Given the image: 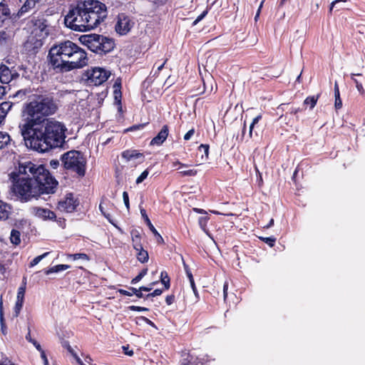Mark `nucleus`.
I'll use <instances>...</instances> for the list:
<instances>
[{
    "label": "nucleus",
    "mask_w": 365,
    "mask_h": 365,
    "mask_svg": "<svg viewBox=\"0 0 365 365\" xmlns=\"http://www.w3.org/2000/svg\"><path fill=\"white\" fill-rule=\"evenodd\" d=\"M58 110V100L53 93L38 91L29 96L21 108L19 125L27 147L38 153L63 147L66 125L55 118H48Z\"/></svg>",
    "instance_id": "obj_1"
},
{
    "label": "nucleus",
    "mask_w": 365,
    "mask_h": 365,
    "mask_svg": "<svg viewBox=\"0 0 365 365\" xmlns=\"http://www.w3.org/2000/svg\"><path fill=\"white\" fill-rule=\"evenodd\" d=\"M11 192L21 202L56 192L58 182L44 165L31 161L19 163L17 171L10 174Z\"/></svg>",
    "instance_id": "obj_2"
},
{
    "label": "nucleus",
    "mask_w": 365,
    "mask_h": 365,
    "mask_svg": "<svg viewBox=\"0 0 365 365\" xmlns=\"http://www.w3.org/2000/svg\"><path fill=\"white\" fill-rule=\"evenodd\" d=\"M48 60L53 70L59 73L81 68L88 63L86 52L69 40L53 45L49 49Z\"/></svg>",
    "instance_id": "obj_3"
},
{
    "label": "nucleus",
    "mask_w": 365,
    "mask_h": 365,
    "mask_svg": "<svg viewBox=\"0 0 365 365\" xmlns=\"http://www.w3.org/2000/svg\"><path fill=\"white\" fill-rule=\"evenodd\" d=\"M63 168L74 177L83 178L86 173L87 160L85 155L79 150H71L61 157Z\"/></svg>",
    "instance_id": "obj_4"
},
{
    "label": "nucleus",
    "mask_w": 365,
    "mask_h": 365,
    "mask_svg": "<svg viewBox=\"0 0 365 365\" xmlns=\"http://www.w3.org/2000/svg\"><path fill=\"white\" fill-rule=\"evenodd\" d=\"M84 14L87 17L89 30L96 28L107 17L105 4L97 0H81Z\"/></svg>",
    "instance_id": "obj_5"
},
{
    "label": "nucleus",
    "mask_w": 365,
    "mask_h": 365,
    "mask_svg": "<svg viewBox=\"0 0 365 365\" xmlns=\"http://www.w3.org/2000/svg\"><path fill=\"white\" fill-rule=\"evenodd\" d=\"M80 40L89 50L99 55L107 54L115 47V42L113 38L101 34L83 35Z\"/></svg>",
    "instance_id": "obj_6"
},
{
    "label": "nucleus",
    "mask_w": 365,
    "mask_h": 365,
    "mask_svg": "<svg viewBox=\"0 0 365 365\" xmlns=\"http://www.w3.org/2000/svg\"><path fill=\"white\" fill-rule=\"evenodd\" d=\"M82 9L81 0L77 1L76 6L71 7L64 17V24L66 27L76 31H89L87 17L83 15L84 11Z\"/></svg>",
    "instance_id": "obj_7"
},
{
    "label": "nucleus",
    "mask_w": 365,
    "mask_h": 365,
    "mask_svg": "<svg viewBox=\"0 0 365 365\" xmlns=\"http://www.w3.org/2000/svg\"><path fill=\"white\" fill-rule=\"evenodd\" d=\"M22 0H2L0 2V27L5 21L12 16L21 17L26 14H21Z\"/></svg>",
    "instance_id": "obj_8"
},
{
    "label": "nucleus",
    "mask_w": 365,
    "mask_h": 365,
    "mask_svg": "<svg viewBox=\"0 0 365 365\" xmlns=\"http://www.w3.org/2000/svg\"><path fill=\"white\" fill-rule=\"evenodd\" d=\"M110 76V71L102 68L96 67L91 70H87L83 74V78L87 81L88 85L97 86L106 82Z\"/></svg>",
    "instance_id": "obj_9"
},
{
    "label": "nucleus",
    "mask_w": 365,
    "mask_h": 365,
    "mask_svg": "<svg viewBox=\"0 0 365 365\" xmlns=\"http://www.w3.org/2000/svg\"><path fill=\"white\" fill-rule=\"evenodd\" d=\"M134 23L131 19L125 14H119L118 15V21L115 26V31L120 35L127 34L132 27Z\"/></svg>",
    "instance_id": "obj_10"
},
{
    "label": "nucleus",
    "mask_w": 365,
    "mask_h": 365,
    "mask_svg": "<svg viewBox=\"0 0 365 365\" xmlns=\"http://www.w3.org/2000/svg\"><path fill=\"white\" fill-rule=\"evenodd\" d=\"M78 205V201L74 198L72 192L67 193L63 200L58 201L57 208L60 211L73 212Z\"/></svg>",
    "instance_id": "obj_11"
},
{
    "label": "nucleus",
    "mask_w": 365,
    "mask_h": 365,
    "mask_svg": "<svg viewBox=\"0 0 365 365\" xmlns=\"http://www.w3.org/2000/svg\"><path fill=\"white\" fill-rule=\"evenodd\" d=\"M19 74L16 71L12 73L11 69L3 63H0V83L3 84L9 83Z\"/></svg>",
    "instance_id": "obj_12"
},
{
    "label": "nucleus",
    "mask_w": 365,
    "mask_h": 365,
    "mask_svg": "<svg viewBox=\"0 0 365 365\" xmlns=\"http://www.w3.org/2000/svg\"><path fill=\"white\" fill-rule=\"evenodd\" d=\"M181 359L180 365H202V362L199 358L190 354L187 349H184L180 354Z\"/></svg>",
    "instance_id": "obj_13"
},
{
    "label": "nucleus",
    "mask_w": 365,
    "mask_h": 365,
    "mask_svg": "<svg viewBox=\"0 0 365 365\" xmlns=\"http://www.w3.org/2000/svg\"><path fill=\"white\" fill-rule=\"evenodd\" d=\"M32 212L36 217L44 221L53 220L56 219V213L47 208L34 207L32 208Z\"/></svg>",
    "instance_id": "obj_14"
},
{
    "label": "nucleus",
    "mask_w": 365,
    "mask_h": 365,
    "mask_svg": "<svg viewBox=\"0 0 365 365\" xmlns=\"http://www.w3.org/2000/svg\"><path fill=\"white\" fill-rule=\"evenodd\" d=\"M170 132V128L168 125H163L158 133L150 140V146H160L167 140Z\"/></svg>",
    "instance_id": "obj_15"
},
{
    "label": "nucleus",
    "mask_w": 365,
    "mask_h": 365,
    "mask_svg": "<svg viewBox=\"0 0 365 365\" xmlns=\"http://www.w3.org/2000/svg\"><path fill=\"white\" fill-rule=\"evenodd\" d=\"M36 12L33 13L31 21L34 26L38 28L41 32H44L46 34H48L49 24L47 19H44L43 16H36Z\"/></svg>",
    "instance_id": "obj_16"
},
{
    "label": "nucleus",
    "mask_w": 365,
    "mask_h": 365,
    "mask_svg": "<svg viewBox=\"0 0 365 365\" xmlns=\"http://www.w3.org/2000/svg\"><path fill=\"white\" fill-rule=\"evenodd\" d=\"M140 214L142 217L144 219L145 222L150 230V231L154 234L155 237H156L157 242L158 244H164V240L163 237L159 234V232L157 231V230L155 228L153 225L152 224L151 221L150 220L147 213L146 210L144 208H140Z\"/></svg>",
    "instance_id": "obj_17"
},
{
    "label": "nucleus",
    "mask_w": 365,
    "mask_h": 365,
    "mask_svg": "<svg viewBox=\"0 0 365 365\" xmlns=\"http://www.w3.org/2000/svg\"><path fill=\"white\" fill-rule=\"evenodd\" d=\"M113 96L115 102L118 105H121V98H122V92H121V88H122V80L119 77L118 78L113 86Z\"/></svg>",
    "instance_id": "obj_18"
},
{
    "label": "nucleus",
    "mask_w": 365,
    "mask_h": 365,
    "mask_svg": "<svg viewBox=\"0 0 365 365\" xmlns=\"http://www.w3.org/2000/svg\"><path fill=\"white\" fill-rule=\"evenodd\" d=\"M11 206L0 200V220H6L11 213Z\"/></svg>",
    "instance_id": "obj_19"
},
{
    "label": "nucleus",
    "mask_w": 365,
    "mask_h": 365,
    "mask_svg": "<svg viewBox=\"0 0 365 365\" xmlns=\"http://www.w3.org/2000/svg\"><path fill=\"white\" fill-rule=\"evenodd\" d=\"M132 244L134 250H139L143 247V245L141 243V235L138 230H132L130 232Z\"/></svg>",
    "instance_id": "obj_20"
},
{
    "label": "nucleus",
    "mask_w": 365,
    "mask_h": 365,
    "mask_svg": "<svg viewBox=\"0 0 365 365\" xmlns=\"http://www.w3.org/2000/svg\"><path fill=\"white\" fill-rule=\"evenodd\" d=\"M121 156L127 161L144 157L143 154L137 150H125L121 153Z\"/></svg>",
    "instance_id": "obj_21"
},
{
    "label": "nucleus",
    "mask_w": 365,
    "mask_h": 365,
    "mask_svg": "<svg viewBox=\"0 0 365 365\" xmlns=\"http://www.w3.org/2000/svg\"><path fill=\"white\" fill-rule=\"evenodd\" d=\"M278 109H281L282 111L287 110V113L294 115H297L299 112L303 110L300 107H294L289 103L280 104L278 106Z\"/></svg>",
    "instance_id": "obj_22"
},
{
    "label": "nucleus",
    "mask_w": 365,
    "mask_h": 365,
    "mask_svg": "<svg viewBox=\"0 0 365 365\" xmlns=\"http://www.w3.org/2000/svg\"><path fill=\"white\" fill-rule=\"evenodd\" d=\"M11 140V136L8 133L0 131V153H4V150L10 144Z\"/></svg>",
    "instance_id": "obj_23"
},
{
    "label": "nucleus",
    "mask_w": 365,
    "mask_h": 365,
    "mask_svg": "<svg viewBox=\"0 0 365 365\" xmlns=\"http://www.w3.org/2000/svg\"><path fill=\"white\" fill-rule=\"evenodd\" d=\"M40 0H26L21 6V14H26L34 9Z\"/></svg>",
    "instance_id": "obj_24"
},
{
    "label": "nucleus",
    "mask_w": 365,
    "mask_h": 365,
    "mask_svg": "<svg viewBox=\"0 0 365 365\" xmlns=\"http://www.w3.org/2000/svg\"><path fill=\"white\" fill-rule=\"evenodd\" d=\"M14 103L9 101H4L0 103V118L4 119L8 112L11 109Z\"/></svg>",
    "instance_id": "obj_25"
},
{
    "label": "nucleus",
    "mask_w": 365,
    "mask_h": 365,
    "mask_svg": "<svg viewBox=\"0 0 365 365\" xmlns=\"http://www.w3.org/2000/svg\"><path fill=\"white\" fill-rule=\"evenodd\" d=\"M70 267H71V266L68 264H57L53 267H49L48 269H45L43 270V272L45 274L48 275L52 273H56V272L66 270Z\"/></svg>",
    "instance_id": "obj_26"
},
{
    "label": "nucleus",
    "mask_w": 365,
    "mask_h": 365,
    "mask_svg": "<svg viewBox=\"0 0 365 365\" xmlns=\"http://www.w3.org/2000/svg\"><path fill=\"white\" fill-rule=\"evenodd\" d=\"M9 239L12 245L15 246L19 245L21 243V232L16 229H12Z\"/></svg>",
    "instance_id": "obj_27"
},
{
    "label": "nucleus",
    "mask_w": 365,
    "mask_h": 365,
    "mask_svg": "<svg viewBox=\"0 0 365 365\" xmlns=\"http://www.w3.org/2000/svg\"><path fill=\"white\" fill-rule=\"evenodd\" d=\"M334 97H335L334 106L336 110H339L342 107V101L340 98L339 88V84H338L337 81H335V83H334Z\"/></svg>",
    "instance_id": "obj_28"
},
{
    "label": "nucleus",
    "mask_w": 365,
    "mask_h": 365,
    "mask_svg": "<svg viewBox=\"0 0 365 365\" xmlns=\"http://www.w3.org/2000/svg\"><path fill=\"white\" fill-rule=\"evenodd\" d=\"M151 289V287H148L145 286H142L139 289H136L133 287H128V290L131 291L133 293V294H135L138 298L144 297V295L142 293V292H150Z\"/></svg>",
    "instance_id": "obj_29"
},
{
    "label": "nucleus",
    "mask_w": 365,
    "mask_h": 365,
    "mask_svg": "<svg viewBox=\"0 0 365 365\" xmlns=\"http://www.w3.org/2000/svg\"><path fill=\"white\" fill-rule=\"evenodd\" d=\"M135 250L136 251V256L138 261H140L141 263H145L148 261L149 256L148 251L145 250L143 247Z\"/></svg>",
    "instance_id": "obj_30"
},
{
    "label": "nucleus",
    "mask_w": 365,
    "mask_h": 365,
    "mask_svg": "<svg viewBox=\"0 0 365 365\" xmlns=\"http://www.w3.org/2000/svg\"><path fill=\"white\" fill-rule=\"evenodd\" d=\"M319 96L320 95L317 94V96H309L307 97L304 101V105L309 106L310 109H313L316 106Z\"/></svg>",
    "instance_id": "obj_31"
},
{
    "label": "nucleus",
    "mask_w": 365,
    "mask_h": 365,
    "mask_svg": "<svg viewBox=\"0 0 365 365\" xmlns=\"http://www.w3.org/2000/svg\"><path fill=\"white\" fill-rule=\"evenodd\" d=\"M356 76H363L362 73H351V78L353 81V82L355 83L357 91L361 94L365 93V90L363 87V85L361 82H359L355 77Z\"/></svg>",
    "instance_id": "obj_32"
},
{
    "label": "nucleus",
    "mask_w": 365,
    "mask_h": 365,
    "mask_svg": "<svg viewBox=\"0 0 365 365\" xmlns=\"http://www.w3.org/2000/svg\"><path fill=\"white\" fill-rule=\"evenodd\" d=\"M41 90H39V91H41ZM37 91H38V89L37 90ZM36 92V91L34 92V93ZM29 93H31V91L30 89H27V88H25V89H21V90H19L17 91L15 94H14L13 96V98H17L19 99H20L21 101L24 100L27 96L28 97L29 96V95H28ZM34 94V93H31V95Z\"/></svg>",
    "instance_id": "obj_33"
},
{
    "label": "nucleus",
    "mask_w": 365,
    "mask_h": 365,
    "mask_svg": "<svg viewBox=\"0 0 365 365\" xmlns=\"http://www.w3.org/2000/svg\"><path fill=\"white\" fill-rule=\"evenodd\" d=\"M160 281L161 283L164 285V289L165 290L169 289L170 287V279L168 276V274L166 271H162L160 273Z\"/></svg>",
    "instance_id": "obj_34"
},
{
    "label": "nucleus",
    "mask_w": 365,
    "mask_h": 365,
    "mask_svg": "<svg viewBox=\"0 0 365 365\" xmlns=\"http://www.w3.org/2000/svg\"><path fill=\"white\" fill-rule=\"evenodd\" d=\"M26 279L24 278V280H23L22 284L18 289L16 300L22 301V302L24 301V295H25V292H26Z\"/></svg>",
    "instance_id": "obj_35"
},
{
    "label": "nucleus",
    "mask_w": 365,
    "mask_h": 365,
    "mask_svg": "<svg viewBox=\"0 0 365 365\" xmlns=\"http://www.w3.org/2000/svg\"><path fill=\"white\" fill-rule=\"evenodd\" d=\"M67 256L68 258L73 260L82 259L85 261H89L91 259L90 257L86 253L68 254Z\"/></svg>",
    "instance_id": "obj_36"
},
{
    "label": "nucleus",
    "mask_w": 365,
    "mask_h": 365,
    "mask_svg": "<svg viewBox=\"0 0 365 365\" xmlns=\"http://www.w3.org/2000/svg\"><path fill=\"white\" fill-rule=\"evenodd\" d=\"M0 324L1 331L4 334H6L7 327L6 326V323L4 318V312H3V303L2 301L0 302Z\"/></svg>",
    "instance_id": "obj_37"
},
{
    "label": "nucleus",
    "mask_w": 365,
    "mask_h": 365,
    "mask_svg": "<svg viewBox=\"0 0 365 365\" xmlns=\"http://www.w3.org/2000/svg\"><path fill=\"white\" fill-rule=\"evenodd\" d=\"M147 273H148V269L147 268L143 269L135 277L132 279L130 283L132 284H137L147 274Z\"/></svg>",
    "instance_id": "obj_38"
},
{
    "label": "nucleus",
    "mask_w": 365,
    "mask_h": 365,
    "mask_svg": "<svg viewBox=\"0 0 365 365\" xmlns=\"http://www.w3.org/2000/svg\"><path fill=\"white\" fill-rule=\"evenodd\" d=\"M262 114H259L255 118H254V119L252 120V122L250 125V130H249V137L250 138H252L254 128H255V125L262 119Z\"/></svg>",
    "instance_id": "obj_39"
},
{
    "label": "nucleus",
    "mask_w": 365,
    "mask_h": 365,
    "mask_svg": "<svg viewBox=\"0 0 365 365\" xmlns=\"http://www.w3.org/2000/svg\"><path fill=\"white\" fill-rule=\"evenodd\" d=\"M259 239L265 242L267 245H268L270 247H273L276 242V237L271 236V237H259Z\"/></svg>",
    "instance_id": "obj_40"
},
{
    "label": "nucleus",
    "mask_w": 365,
    "mask_h": 365,
    "mask_svg": "<svg viewBox=\"0 0 365 365\" xmlns=\"http://www.w3.org/2000/svg\"><path fill=\"white\" fill-rule=\"evenodd\" d=\"M9 38V36L6 31H0V48L5 46L7 44Z\"/></svg>",
    "instance_id": "obj_41"
},
{
    "label": "nucleus",
    "mask_w": 365,
    "mask_h": 365,
    "mask_svg": "<svg viewBox=\"0 0 365 365\" xmlns=\"http://www.w3.org/2000/svg\"><path fill=\"white\" fill-rule=\"evenodd\" d=\"M197 150L200 152H204L205 160H207L209 158L210 145L208 144H201L200 145L198 146Z\"/></svg>",
    "instance_id": "obj_42"
},
{
    "label": "nucleus",
    "mask_w": 365,
    "mask_h": 365,
    "mask_svg": "<svg viewBox=\"0 0 365 365\" xmlns=\"http://www.w3.org/2000/svg\"><path fill=\"white\" fill-rule=\"evenodd\" d=\"M49 254V252H45L41 255H38L37 257H36L34 259H32V261H31L30 262V267H34L35 265H36L41 259H43V258H45Z\"/></svg>",
    "instance_id": "obj_43"
},
{
    "label": "nucleus",
    "mask_w": 365,
    "mask_h": 365,
    "mask_svg": "<svg viewBox=\"0 0 365 365\" xmlns=\"http://www.w3.org/2000/svg\"><path fill=\"white\" fill-rule=\"evenodd\" d=\"M197 173V170L195 169H190L187 170H182L179 172L180 176H195Z\"/></svg>",
    "instance_id": "obj_44"
},
{
    "label": "nucleus",
    "mask_w": 365,
    "mask_h": 365,
    "mask_svg": "<svg viewBox=\"0 0 365 365\" xmlns=\"http://www.w3.org/2000/svg\"><path fill=\"white\" fill-rule=\"evenodd\" d=\"M149 174L148 169L145 170L136 179V184L141 183L145 179L147 178L148 175Z\"/></svg>",
    "instance_id": "obj_45"
},
{
    "label": "nucleus",
    "mask_w": 365,
    "mask_h": 365,
    "mask_svg": "<svg viewBox=\"0 0 365 365\" xmlns=\"http://www.w3.org/2000/svg\"><path fill=\"white\" fill-rule=\"evenodd\" d=\"M147 124H148V123H147L138 124V125H133L129 127L128 128H127L125 130V132L135 131V130H137L143 129Z\"/></svg>",
    "instance_id": "obj_46"
},
{
    "label": "nucleus",
    "mask_w": 365,
    "mask_h": 365,
    "mask_svg": "<svg viewBox=\"0 0 365 365\" xmlns=\"http://www.w3.org/2000/svg\"><path fill=\"white\" fill-rule=\"evenodd\" d=\"M23 304H24V302L18 301V300L16 301V304H15V307H14V312H15L16 317H17L19 315V314L20 313V311L22 309Z\"/></svg>",
    "instance_id": "obj_47"
},
{
    "label": "nucleus",
    "mask_w": 365,
    "mask_h": 365,
    "mask_svg": "<svg viewBox=\"0 0 365 365\" xmlns=\"http://www.w3.org/2000/svg\"><path fill=\"white\" fill-rule=\"evenodd\" d=\"M208 13V9L205 10L200 15H199L197 19L192 22V25H197L202 19H203Z\"/></svg>",
    "instance_id": "obj_48"
},
{
    "label": "nucleus",
    "mask_w": 365,
    "mask_h": 365,
    "mask_svg": "<svg viewBox=\"0 0 365 365\" xmlns=\"http://www.w3.org/2000/svg\"><path fill=\"white\" fill-rule=\"evenodd\" d=\"M123 199L124 204H125L128 211H129L130 210V202H129V196H128V192L124 191L123 192Z\"/></svg>",
    "instance_id": "obj_49"
},
{
    "label": "nucleus",
    "mask_w": 365,
    "mask_h": 365,
    "mask_svg": "<svg viewBox=\"0 0 365 365\" xmlns=\"http://www.w3.org/2000/svg\"><path fill=\"white\" fill-rule=\"evenodd\" d=\"M128 309L130 311H133V312H148L149 310L146 307H138V306H135V305H132V306L128 307Z\"/></svg>",
    "instance_id": "obj_50"
},
{
    "label": "nucleus",
    "mask_w": 365,
    "mask_h": 365,
    "mask_svg": "<svg viewBox=\"0 0 365 365\" xmlns=\"http://www.w3.org/2000/svg\"><path fill=\"white\" fill-rule=\"evenodd\" d=\"M209 220V217H200L199 218V225L203 229L205 230L206 226H207V222Z\"/></svg>",
    "instance_id": "obj_51"
},
{
    "label": "nucleus",
    "mask_w": 365,
    "mask_h": 365,
    "mask_svg": "<svg viewBox=\"0 0 365 365\" xmlns=\"http://www.w3.org/2000/svg\"><path fill=\"white\" fill-rule=\"evenodd\" d=\"M162 293H163V289H156L153 292L146 294L145 298L148 299L149 297H154L160 296Z\"/></svg>",
    "instance_id": "obj_52"
},
{
    "label": "nucleus",
    "mask_w": 365,
    "mask_h": 365,
    "mask_svg": "<svg viewBox=\"0 0 365 365\" xmlns=\"http://www.w3.org/2000/svg\"><path fill=\"white\" fill-rule=\"evenodd\" d=\"M53 221H56L60 227H61V228L66 227V223L65 218H63V217L57 218V217L56 216V219H54Z\"/></svg>",
    "instance_id": "obj_53"
},
{
    "label": "nucleus",
    "mask_w": 365,
    "mask_h": 365,
    "mask_svg": "<svg viewBox=\"0 0 365 365\" xmlns=\"http://www.w3.org/2000/svg\"><path fill=\"white\" fill-rule=\"evenodd\" d=\"M168 59L166 58L164 61L157 67V70L153 73V77L155 78L158 76L160 71L163 68L165 64L167 63Z\"/></svg>",
    "instance_id": "obj_54"
},
{
    "label": "nucleus",
    "mask_w": 365,
    "mask_h": 365,
    "mask_svg": "<svg viewBox=\"0 0 365 365\" xmlns=\"http://www.w3.org/2000/svg\"><path fill=\"white\" fill-rule=\"evenodd\" d=\"M195 130L194 128L189 130L185 135H184V140H189L192 135L195 134Z\"/></svg>",
    "instance_id": "obj_55"
},
{
    "label": "nucleus",
    "mask_w": 365,
    "mask_h": 365,
    "mask_svg": "<svg viewBox=\"0 0 365 365\" xmlns=\"http://www.w3.org/2000/svg\"><path fill=\"white\" fill-rule=\"evenodd\" d=\"M175 300V296L174 294L168 295L165 298V302L168 305H171Z\"/></svg>",
    "instance_id": "obj_56"
},
{
    "label": "nucleus",
    "mask_w": 365,
    "mask_h": 365,
    "mask_svg": "<svg viewBox=\"0 0 365 365\" xmlns=\"http://www.w3.org/2000/svg\"><path fill=\"white\" fill-rule=\"evenodd\" d=\"M123 352L125 355L129 356H132L134 354V351L133 350H129V346L127 345L123 346Z\"/></svg>",
    "instance_id": "obj_57"
},
{
    "label": "nucleus",
    "mask_w": 365,
    "mask_h": 365,
    "mask_svg": "<svg viewBox=\"0 0 365 365\" xmlns=\"http://www.w3.org/2000/svg\"><path fill=\"white\" fill-rule=\"evenodd\" d=\"M118 292L120 294H122V295H123V296L130 297V296H132V295L133 294V293L131 291H130V290H129V291H128V290L123 289H119L118 290Z\"/></svg>",
    "instance_id": "obj_58"
},
{
    "label": "nucleus",
    "mask_w": 365,
    "mask_h": 365,
    "mask_svg": "<svg viewBox=\"0 0 365 365\" xmlns=\"http://www.w3.org/2000/svg\"><path fill=\"white\" fill-rule=\"evenodd\" d=\"M7 88L8 87L5 86H0V100L3 98L4 95L6 93Z\"/></svg>",
    "instance_id": "obj_59"
},
{
    "label": "nucleus",
    "mask_w": 365,
    "mask_h": 365,
    "mask_svg": "<svg viewBox=\"0 0 365 365\" xmlns=\"http://www.w3.org/2000/svg\"><path fill=\"white\" fill-rule=\"evenodd\" d=\"M41 357L43 361L44 365H48V361L46 356V354L44 351V350L41 351Z\"/></svg>",
    "instance_id": "obj_60"
},
{
    "label": "nucleus",
    "mask_w": 365,
    "mask_h": 365,
    "mask_svg": "<svg viewBox=\"0 0 365 365\" xmlns=\"http://www.w3.org/2000/svg\"><path fill=\"white\" fill-rule=\"evenodd\" d=\"M35 347L36 349L39 351L41 352V351H43V349H42L41 344L35 339H34L31 342Z\"/></svg>",
    "instance_id": "obj_61"
},
{
    "label": "nucleus",
    "mask_w": 365,
    "mask_h": 365,
    "mask_svg": "<svg viewBox=\"0 0 365 365\" xmlns=\"http://www.w3.org/2000/svg\"><path fill=\"white\" fill-rule=\"evenodd\" d=\"M99 209L101 210V212H102V214L103 215V216L108 219L109 221H110V215L109 213H106L104 210H103V207L102 205V204L101 203L100 205H99Z\"/></svg>",
    "instance_id": "obj_62"
},
{
    "label": "nucleus",
    "mask_w": 365,
    "mask_h": 365,
    "mask_svg": "<svg viewBox=\"0 0 365 365\" xmlns=\"http://www.w3.org/2000/svg\"><path fill=\"white\" fill-rule=\"evenodd\" d=\"M227 289H228V283L227 282H225L223 285V296H224L225 300L227 299Z\"/></svg>",
    "instance_id": "obj_63"
},
{
    "label": "nucleus",
    "mask_w": 365,
    "mask_h": 365,
    "mask_svg": "<svg viewBox=\"0 0 365 365\" xmlns=\"http://www.w3.org/2000/svg\"><path fill=\"white\" fill-rule=\"evenodd\" d=\"M169 0H154V4L158 6H163L168 2Z\"/></svg>",
    "instance_id": "obj_64"
}]
</instances>
